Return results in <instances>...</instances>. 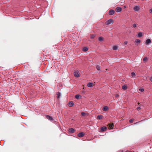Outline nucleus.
I'll return each instance as SVG.
<instances>
[{"label": "nucleus", "mask_w": 152, "mask_h": 152, "mask_svg": "<svg viewBox=\"0 0 152 152\" xmlns=\"http://www.w3.org/2000/svg\"><path fill=\"white\" fill-rule=\"evenodd\" d=\"M113 23V19H110L105 22V24L108 25Z\"/></svg>", "instance_id": "nucleus-1"}, {"label": "nucleus", "mask_w": 152, "mask_h": 152, "mask_svg": "<svg viewBox=\"0 0 152 152\" xmlns=\"http://www.w3.org/2000/svg\"><path fill=\"white\" fill-rule=\"evenodd\" d=\"M74 75L76 77H80V73L77 70H76L74 72Z\"/></svg>", "instance_id": "nucleus-2"}, {"label": "nucleus", "mask_w": 152, "mask_h": 152, "mask_svg": "<svg viewBox=\"0 0 152 152\" xmlns=\"http://www.w3.org/2000/svg\"><path fill=\"white\" fill-rule=\"evenodd\" d=\"M115 13V12L113 10L111 9L109 11L108 13L110 15H113L114 13Z\"/></svg>", "instance_id": "nucleus-3"}, {"label": "nucleus", "mask_w": 152, "mask_h": 152, "mask_svg": "<svg viewBox=\"0 0 152 152\" xmlns=\"http://www.w3.org/2000/svg\"><path fill=\"white\" fill-rule=\"evenodd\" d=\"M84 133L83 132H81L80 133L78 134L77 136L80 137H83L84 135Z\"/></svg>", "instance_id": "nucleus-4"}, {"label": "nucleus", "mask_w": 152, "mask_h": 152, "mask_svg": "<svg viewBox=\"0 0 152 152\" xmlns=\"http://www.w3.org/2000/svg\"><path fill=\"white\" fill-rule=\"evenodd\" d=\"M122 8L120 7H117L115 8V11L117 12H120L121 11Z\"/></svg>", "instance_id": "nucleus-5"}, {"label": "nucleus", "mask_w": 152, "mask_h": 152, "mask_svg": "<svg viewBox=\"0 0 152 152\" xmlns=\"http://www.w3.org/2000/svg\"><path fill=\"white\" fill-rule=\"evenodd\" d=\"M74 105V103L73 101H71L69 102L68 105L69 107H73Z\"/></svg>", "instance_id": "nucleus-6"}, {"label": "nucleus", "mask_w": 152, "mask_h": 152, "mask_svg": "<svg viewBox=\"0 0 152 152\" xmlns=\"http://www.w3.org/2000/svg\"><path fill=\"white\" fill-rule=\"evenodd\" d=\"M46 117L47 118V119L50 120V121H53L54 120V119L50 115H47Z\"/></svg>", "instance_id": "nucleus-7"}, {"label": "nucleus", "mask_w": 152, "mask_h": 152, "mask_svg": "<svg viewBox=\"0 0 152 152\" xmlns=\"http://www.w3.org/2000/svg\"><path fill=\"white\" fill-rule=\"evenodd\" d=\"M140 8L138 6H135L134 7L133 10L136 11H138L139 10Z\"/></svg>", "instance_id": "nucleus-8"}, {"label": "nucleus", "mask_w": 152, "mask_h": 152, "mask_svg": "<svg viewBox=\"0 0 152 152\" xmlns=\"http://www.w3.org/2000/svg\"><path fill=\"white\" fill-rule=\"evenodd\" d=\"M151 42V39H147L145 42V44L147 45H148Z\"/></svg>", "instance_id": "nucleus-9"}, {"label": "nucleus", "mask_w": 152, "mask_h": 152, "mask_svg": "<svg viewBox=\"0 0 152 152\" xmlns=\"http://www.w3.org/2000/svg\"><path fill=\"white\" fill-rule=\"evenodd\" d=\"M68 131L71 133H73L75 132V130L73 128H70L69 129Z\"/></svg>", "instance_id": "nucleus-10"}, {"label": "nucleus", "mask_w": 152, "mask_h": 152, "mask_svg": "<svg viewBox=\"0 0 152 152\" xmlns=\"http://www.w3.org/2000/svg\"><path fill=\"white\" fill-rule=\"evenodd\" d=\"M75 97L76 99H79L80 97H81V96L79 94H76L75 96Z\"/></svg>", "instance_id": "nucleus-11"}, {"label": "nucleus", "mask_w": 152, "mask_h": 152, "mask_svg": "<svg viewBox=\"0 0 152 152\" xmlns=\"http://www.w3.org/2000/svg\"><path fill=\"white\" fill-rule=\"evenodd\" d=\"M93 86V84L92 83H88L87 84V86L88 87H92Z\"/></svg>", "instance_id": "nucleus-12"}, {"label": "nucleus", "mask_w": 152, "mask_h": 152, "mask_svg": "<svg viewBox=\"0 0 152 152\" xmlns=\"http://www.w3.org/2000/svg\"><path fill=\"white\" fill-rule=\"evenodd\" d=\"M122 88L123 90H126L127 88V86L126 85H124L122 86Z\"/></svg>", "instance_id": "nucleus-13"}, {"label": "nucleus", "mask_w": 152, "mask_h": 152, "mask_svg": "<svg viewBox=\"0 0 152 152\" xmlns=\"http://www.w3.org/2000/svg\"><path fill=\"white\" fill-rule=\"evenodd\" d=\"M103 117V116L101 115H99L97 117V118L98 119H100Z\"/></svg>", "instance_id": "nucleus-14"}, {"label": "nucleus", "mask_w": 152, "mask_h": 152, "mask_svg": "<svg viewBox=\"0 0 152 152\" xmlns=\"http://www.w3.org/2000/svg\"><path fill=\"white\" fill-rule=\"evenodd\" d=\"M142 35V34L141 32H139L137 34V36L138 37H141Z\"/></svg>", "instance_id": "nucleus-15"}, {"label": "nucleus", "mask_w": 152, "mask_h": 152, "mask_svg": "<svg viewBox=\"0 0 152 152\" xmlns=\"http://www.w3.org/2000/svg\"><path fill=\"white\" fill-rule=\"evenodd\" d=\"M83 50L84 52H86L88 50V48L86 47H85L83 48Z\"/></svg>", "instance_id": "nucleus-16"}, {"label": "nucleus", "mask_w": 152, "mask_h": 152, "mask_svg": "<svg viewBox=\"0 0 152 152\" xmlns=\"http://www.w3.org/2000/svg\"><path fill=\"white\" fill-rule=\"evenodd\" d=\"M90 38L91 39H93L95 37V35L94 34H92L90 35Z\"/></svg>", "instance_id": "nucleus-17"}, {"label": "nucleus", "mask_w": 152, "mask_h": 152, "mask_svg": "<svg viewBox=\"0 0 152 152\" xmlns=\"http://www.w3.org/2000/svg\"><path fill=\"white\" fill-rule=\"evenodd\" d=\"M104 131V126H103L100 129V132H102Z\"/></svg>", "instance_id": "nucleus-18"}, {"label": "nucleus", "mask_w": 152, "mask_h": 152, "mask_svg": "<svg viewBox=\"0 0 152 152\" xmlns=\"http://www.w3.org/2000/svg\"><path fill=\"white\" fill-rule=\"evenodd\" d=\"M140 40L139 39H136L135 40V42L137 43H140Z\"/></svg>", "instance_id": "nucleus-19"}, {"label": "nucleus", "mask_w": 152, "mask_h": 152, "mask_svg": "<svg viewBox=\"0 0 152 152\" xmlns=\"http://www.w3.org/2000/svg\"><path fill=\"white\" fill-rule=\"evenodd\" d=\"M118 47L117 46H114L113 47V50H118Z\"/></svg>", "instance_id": "nucleus-20"}, {"label": "nucleus", "mask_w": 152, "mask_h": 152, "mask_svg": "<svg viewBox=\"0 0 152 152\" xmlns=\"http://www.w3.org/2000/svg\"><path fill=\"white\" fill-rule=\"evenodd\" d=\"M131 75L132 77H134V76H135L136 74L134 72H132L131 73Z\"/></svg>", "instance_id": "nucleus-21"}, {"label": "nucleus", "mask_w": 152, "mask_h": 152, "mask_svg": "<svg viewBox=\"0 0 152 152\" xmlns=\"http://www.w3.org/2000/svg\"><path fill=\"white\" fill-rule=\"evenodd\" d=\"M148 59V58L147 57H145L143 58V61L144 62H145V61H147Z\"/></svg>", "instance_id": "nucleus-22"}, {"label": "nucleus", "mask_w": 152, "mask_h": 152, "mask_svg": "<svg viewBox=\"0 0 152 152\" xmlns=\"http://www.w3.org/2000/svg\"><path fill=\"white\" fill-rule=\"evenodd\" d=\"M144 90L143 88H140L139 89V91L141 92H143L144 91Z\"/></svg>", "instance_id": "nucleus-23"}, {"label": "nucleus", "mask_w": 152, "mask_h": 152, "mask_svg": "<svg viewBox=\"0 0 152 152\" xmlns=\"http://www.w3.org/2000/svg\"><path fill=\"white\" fill-rule=\"evenodd\" d=\"M96 68L98 70H100V66H99V65L97 66H96Z\"/></svg>", "instance_id": "nucleus-24"}, {"label": "nucleus", "mask_w": 152, "mask_h": 152, "mask_svg": "<svg viewBox=\"0 0 152 152\" xmlns=\"http://www.w3.org/2000/svg\"><path fill=\"white\" fill-rule=\"evenodd\" d=\"M103 37H100L99 38V40L100 41H101L103 40Z\"/></svg>", "instance_id": "nucleus-25"}, {"label": "nucleus", "mask_w": 152, "mask_h": 152, "mask_svg": "<svg viewBox=\"0 0 152 152\" xmlns=\"http://www.w3.org/2000/svg\"><path fill=\"white\" fill-rule=\"evenodd\" d=\"M86 114V113L84 112H82L81 113V115L82 116H85Z\"/></svg>", "instance_id": "nucleus-26"}, {"label": "nucleus", "mask_w": 152, "mask_h": 152, "mask_svg": "<svg viewBox=\"0 0 152 152\" xmlns=\"http://www.w3.org/2000/svg\"><path fill=\"white\" fill-rule=\"evenodd\" d=\"M57 98H59V96L60 95V93L59 92H58L57 94Z\"/></svg>", "instance_id": "nucleus-27"}, {"label": "nucleus", "mask_w": 152, "mask_h": 152, "mask_svg": "<svg viewBox=\"0 0 152 152\" xmlns=\"http://www.w3.org/2000/svg\"><path fill=\"white\" fill-rule=\"evenodd\" d=\"M134 120V119H130V120H129V122L130 123H133Z\"/></svg>", "instance_id": "nucleus-28"}, {"label": "nucleus", "mask_w": 152, "mask_h": 152, "mask_svg": "<svg viewBox=\"0 0 152 152\" xmlns=\"http://www.w3.org/2000/svg\"><path fill=\"white\" fill-rule=\"evenodd\" d=\"M114 126L113 124H111L110 125V129H112V128Z\"/></svg>", "instance_id": "nucleus-29"}, {"label": "nucleus", "mask_w": 152, "mask_h": 152, "mask_svg": "<svg viewBox=\"0 0 152 152\" xmlns=\"http://www.w3.org/2000/svg\"><path fill=\"white\" fill-rule=\"evenodd\" d=\"M132 26L134 28H136L137 26L136 24L135 23H134L132 24Z\"/></svg>", "instance_id": "nucleus-30"}, {"label": "nucleus", "mask_w": 152, "mask_h": 152, "mask_svg": "<svg viewBox=\"0 0 152 152\" xmlns=\"http://www.w3.org/2000/svg\"><path fill=\"white\" fill-rule=\"evenodd\" d=\"M108 109V107L107 106H105V111L107 110Z\"/></svg>", "instance_id": "nucleus-31"}, {"label": "nucleus", "mask_w": 152, "mask_h": 152, "mask_svg": "<svg viewBox=\"0 0 152 152\" xmlns=\"http://www.w3.org/2000/svg\"><path fill=\"white\" fill-rule=\"evenodd\" d=\"M127 44V41H125L124 43V45H126Z\"/></svg>", "instance_id": "nucleus-32"}, {"label": "nucleus", "mask_w": 152, "mask_h": 152, "mask_svg": "<svg viewBox=\"0 0 152 152\" xmlns=\"http://www.w3.org/2000/svg\"><path fill=\"white\" fill-rule=\"evenodd\" d=\"M119 96V95H118V94H116L115 95V98H117V97H118Z\"/></svg>", "instance_id": "nucleus-33"}, {"label": "nucleus", "mask_w": 152, "mask_h": 152, "mask_svg": "<svg viewBox=\"0 0 152 152\" xmlns=\"http://www.w3.org/2000/svg\"><path fill=\"white\" fill-rule=\"evenodd\" d=\"M149 12L150 13H152V9H151L149 10Z\"/></svg>", "instance_id": "nucleus-34"}, {"label": "nucleus", "mask_w": 152, "mask_h": 152, "mask_svg": "<svg viewBox=\"0 0 152 152\" xmlns=\"http://www.w3.org/2000/svg\"><path fill=\"white\" fill-rule=\"evenodd\" d=\"M140 109H141V108H140V107H138L137 108V110H140Z\"/></svg>", "instance_id": "nucleus-35"}, {"label": "nucleus", "mask_w": 152, "mask_h": 152, "mask_svg": "<svg viewBox=\"0 0 152 152\" xmlns=\"http://www.w3.org/2000/svg\"><path fill=\"white\" fill-rule=\"evenodd\" d=\"M102 110L103 111H104V110H105V109H104V106L102 108Z\"/></svg>", "instance_id": "nucleus-36"}, {"label": "nucleus", "mask_w": 152, "mask_h": 152, "mask_svg": "<svg viewBox=\"0 0 152 152\" xmlns=\"http://www.w3.org/2000/svg\"><path fill=\"white\" fill-rule=\"evenodd\" d=\"M150 80L152 82V77H151L150 79Z\"/></svg>", "instance_id": "nucleus-37"}, {"label": "nucleus", "mask_w": 152, "mask_h": 152, "mask_svg": "<svg viewBox=\"0 0 152 152\" xmlns=\"http://www.w3.org/2000/svg\"><path fill=\"white\" fill-rule=\"evenodd\" d=\"M107 129V127H106V126H105V131Z\"/></svg>", "instance_id": "nucleus-38"}, {"label": "nucleus", "mask_w": 152, "mask_h": 152, "mask_svg": "<svg viewBox=\"0 0 152 152\" xmlns=\"http://www.w3.org/2000/svg\"><path fill=\"white\" fill-rule=\"evenodd\" d=\"M82 92L83 94L85 93V91H82Z\"/></svg>", "instance_id": "nucleus-39"}, {"label": "nucleus", "mask_w": 152, "mask_h": 152, "mask_svg": "<svg viewBox=\"0 0 152 152\" xmlns=\"http://www.w3.org/2000/svg\"><path fill=\"white\" fill-rule=\"evenodd\" d=\"M126 151V152H132L129 151Z\"/></svg>", "instance_id": "nucleus-40"}, {"label": "nucleus", "mask_w": 152, "mask_h": 152, "mask_svg": "<svg viewBox=\"0 0 152 152\" xmlns=\"http://www.w3.org/2000/svg\"><path fill=\"white\" fill-rule=\"evenodd\" d=\"M124 8H126V6H124Z\"/></svg>", "instance_id": "nucleus-41"}, {"label": "nucleus", "mask_w": 152, "mask_h": 152, "mask_svg": "<svg viewBox=\"0 0 152 152\" xmlns=\"http://www.w3.org/2000/svg\"><path fill=\"white\" fill-rule=\"evenodd\" d=\"M118 152H122V151H118Z\"/></svg>", "instance_id": "nucleus-42"}]
</instances>
